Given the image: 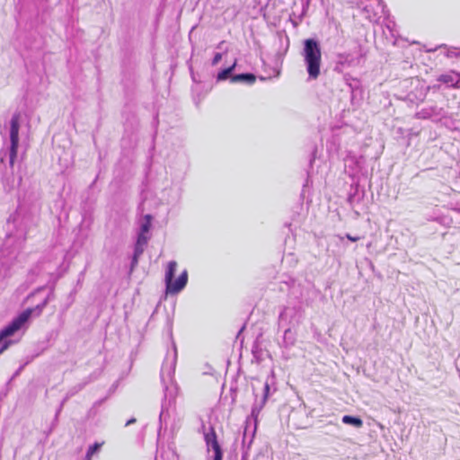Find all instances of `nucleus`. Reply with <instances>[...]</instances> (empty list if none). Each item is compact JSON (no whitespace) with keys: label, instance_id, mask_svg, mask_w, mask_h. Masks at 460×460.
Segmentation results:
<instances>
[{"label":"nucleus","instance_id":"f8f14e48","mask_svg":"<svg viewBox=\"0 0 460 460\" xmlns=\"http://www.w3.org/2000/svg\"><path fill=\"white\" fill-rule=\"evenodd\" d=\"M296 341V333L292 330V327H288L284 331L282 346L288 349L295 345Z\"/></svg>","mask_w":460,"mask_h":460},{"label":"nucleus","instance_id":"c85d7f7f","mask_svg":"<svg viewBox=\"0 0 460 460\" xmlns=\"http://www.w3.org/2000/svg\"><path fill=\"white\" fill-rule=\"evenodd\" d=\"M84 460H91V457H88V455H86Z\"/></svg>","mask_w":460,"mask_h":460},{"label":"nucleus","instance_id":"7c9ffc66","mask_svg":"<svg viewBox=\"0 0 460 460\" xmlns=\"http://www.w3.org/2000/svg\"><path fill=\"white\" fill-rule=\"evenodd\" d=\"M353 197H354V196L350 195V196L349 197V201H351V200H352V199H353Z\"/></svg>","mask_w":460,"mask_h":460},{"label":"nucleus","instance_id":"473e14b6","mask_svg":"<svg viewBox=\"0 0 460 460\" xmlns=\"http://www.w3.org/2000/svg\"><path fill=\"white\" fill-rule=\"evenodd\" d=\"M379 2H381V0H378Z\"/></svg>","mask_w":460,"mask_h":460},{"label":"nucleus","instance_id":"cd10ccee","mask_svg":"<svg viewBox=\"0 0 460 460\" xmlns=\"http://www.w3.org/2000/svg\"><path fill=\"white\" fill-rule=\"evenodd\" d=\"M164 405H162V411H161V412H160V416H159L160 420L162 419V417H163V415H164Z\"/></svg>","mask_w":460,"mask_h":460},{"label":"nucleus","instance_id":"f257e3e1","mask_svg":"<svg viewBox=\"0 0 460 460\" xmlns=\"http://www.w3.org/2000/svg\"><path fill=\"white\" fill-rule=\"evenodd\" d=\"M301 56L304 58L309 79H317L322 65V50L319 40L314 38L304 40Z\"/></svg>","mask_w":460,"mask_h":460},{"label":"nucleus","instance_id":"4be33fe9","mask_svg":"<svg viewBox=\"0 0 460 460\" xmlns=\"http://www.w3.org/2000/svg\"><path fill=\"white\" fill-rule=\"evenodd\" d=\"M138 259H139V256H137L135 254H133L132 256V260H131V270H134V269L136 268V266L137 265L138 263Z\"/></svg>","mask_w":460,"mask_h":460},{"label":"nucleus","instance_id":"bb28decb","mask_svg":"<svg viewBox=\"0 0 460 460\" xmlns=\"http://www.w3.org/2000/svg\"><path fill=\"white\" fill-rule=\"evenodd\" d=\"M61 408H62V405L59 407V409L58 410V411H57V413H56V416H55V421H57V420H58V414H59V412H60V411H61Z\"/></svg>","mask_w":460,"mask_h":460},{"label":"nucleus","instance_id":"393cba45","mask_svg":"<svg viewBox=\"0 0 460 460\" xmlns=\"http://www.w3.org/2000/svg\"><path fill=\"white\" fill-rule=\"evenodd\" d=\"M144 218H145V222H149V224H151V220H152L151 215H146Z\"/></svg>","mask_w":460,"mask_h":460},{"label":"nucleus","instance_id":"f03ea898","mask_svg":"<svg viewBox=\"0 0 460 460\" xmlns=\"http://www.w3.org/2000/svg\"><path fill=\"white\" fill-rule=\"evenodd\" d=\"M48 304V298H46L41 304L38 305L34 308H28L22 312L17 317L13 318L12 322L4 327L0 332V354L8 349L10 345L9 341H4L6 338L13 335L19 331L22 325L30 319L32 314L36 313L37 315L40 314L43 308Z\"/></svg>","mask_w":460,"mask_h":460},{"label":"nucleus","instance_id":"7ed1b4c3","mask_svg":"<svg viewBox=\"0 0 460 460\" xmlns=\"http://www.w3.org/2000/svg\"><path fill=\"white\" fill-rule=\"evenodd\" d=\"M176 358H177V352L176 349H173V354L171 362H164L161 368V381L164 385V400L166 401L169 399V402L171 400L174 399L177 394V386L172 381L174 369H175V363H176Z\"/></svg>","mask_w":460,"mask_h":460},{"label":"nucleus","instance_id":"aec40b11","mask_svg":"<svg viewBox=\"0 0 460 460\" xmlns=\"http://www.w3.org/2000/svg\"><path fill=\"white\" fill-rule=\"evenodd\" d=\"M150 226H151V224H149V222H144L141 224V226H140V233L139 234H146L149 231L150 229Z\"/></svg>","mask_w":460,"mask_h":460},{"label":"nucleus","instance_id":"412c9836","mask_svg":"<svg viewBox=\"0 0 460 460\" xmlns=\"http://www.w3.org/2000/svg\"><path fill=\"white\" fill-rule=\"evenodd\" d=\"M222 59V54L221 53H216L213 59H212V66H216L218 64V62Z\"/></svg>","mask_w":460,"mask_h":460},{"label":"nucleus","instance_id":"0eeeda50","mask_svg":"<svg viewBox=\"0 0 460 460\" xmlns=\"http://www.w3.org/2000/svg\"><path fill=\"white\" fill-rule=\"evenodd\" d=\"M25 241V234L20 232L17 235L12 233L6 234L4 247L2 250L3 255L5 257L15 258L22 247Z\"/></svg>","mask_w":460,"mask_h":460},{"label":"nucleus","instance_id":"c756f323","mask_svg":"<svg viewBox=\"0 0 460 460\" xmlns=\"http://www.w3.org/2000/svg\"><path fill=\"white\" fill-rule=\"evenodd\" d=\"M3 163H4V157L2 156V157L0 158V164H3Z\"/></svg>","mask_w":460,"mask_h":460},{"label":"nucleus","instance_id":"dca6fc26","mask_svg":"<svg viewBox=\"0 0 460 460\" xmlns=\"http://www.w3.org/2000/svg\"><path fill=\"white\" fill-rule=\"evenodd\" d=\"M341 60L340 63L341 65H348V66H353V65H358L360 62V58H354L350 55H344L340 57Z\"/></svg>","mask_w":460,"mask_h":460},{"label":"nucleus","instance_id":"5701e85b","mask_svg":"<svg viewBox=\"0 0 460 460\" xmlns=\"http://www.w3.org/2000/svg\"><path fill=\"white\" fill-rule=\"evenodd\" d=\"M459 56H460V52H457L456 50H448L447 53V57H448V58L459 57Z\"/></svg>","mask_w":460,"mask_h":460},{"label":"nucleus","instance_id":"20e7f679","mask_svg":"<svg viewBox=\"0 0 460 460\" xmlns=\"http://www.w3.org/2000/svg\"><path fill=\"white\" fill-rule=\"evenodd\" d=\"M177 262L171 261L168 262L167 269L164 276V282L166 291L171 294H177L181 292L187 285L188 271L184 270L176 280L173 281V277L176 272Z\"/></svg>","mask_w":460,"mask_h":460},{"label":"nucleus","instance_id":"2eb2a0df","mask_svg":"<svg viewBox=\"0 0 460 460\" xmlns=\"http://www.w3.org/2000/svg\"><path fill=\"white\" fill-rule=\"evenodd\" d=\"M456 76L457 75L456 74H445L441 75L438 80L447 85L454 86L457 83Z\"/></svg>","mask_w":460,"mask_h":460},{"label":"nucleus","instance_id":"2f4dec72","mask_svg":"<svg viewBox=\"0 0 460 460\" xmlns=\"http://www.w3.org/2000/svg\"><path fill=\"white\" fill-rule=\"evenodd\" d=\"M84 386V385H80L79 389H83Z\"/></svg>","mask_w":460,"mask_h":460},{"label":"nucleus","instance_id":"ddd939ff","mask_svg":"<svg viewBox=\"0 0 460 460\" xmlns=\"http://www.w3.org/2000/svg\"><path fill=\"white\" fill-rule=\"evenodd\" d=\"M342 422L347 425H351L355 428H361L363 426V420L357 416L344 415L342 417Z\"/></svg>","mask_w":460,"mask_h":460},{"label":"nucleus","instance_id":"a211bd4d","mask_svg":"<svg viewBox=\"0 0 460 460\" xmlns=\"http://www.w3.org/2000/svg\"><path fill=\"white\" fill-rule=\"evenodd\" d=\"M148 238L144 234H138L137 244L146 246L147 243Z\"/></svg>","mask_w":460,"mask_h":460},{"label":"nucleus","instance_id":"39448f33","mask_svg":"<svg viewBox=\"0 0 460 460\" xmlns=\"http://www.w3.org/2000/svg\"><path fill=\"white\" fill-rule=\"evenodd\" d=\"M20 118V113L15 112L13 114L10 120V147L8 151V162L11 168H13L14 160L17 157V150L19 146Z\"/></svg>","mask_w":460,"mask_h":460},{"label":"nucleus","instance_id":"a878e982","mask_svg":"<svg viewBox=\"0 0 460 460\" xmlns=\"http://www.w3.org/2000/svg\"><path fill=\"white\" fill-rule=\"evenodd\" d=\"M347 238L349 240L352 241V242H356V241H358L359 239L358 237H353V236H351L349 234H347Z\"/></svg>","mask_w":460,"mask_h":460},{"label":"nucleus","instance_id":"1a4fd4ad","mask_svg":"<svg viewBox=\"0 0 460 460\" xmlns=\"http://www.w3.org/2000/svg\"><path fill=\"white\" fill-rule=\"evenodd\" d=\"M445 115V111L442 108H438L437 106H429L421 109L420 111L416 112L415 117L417 119H437Z\"/></svg>","mask_w":460,"mask_h":460},{"label":"nucleus","instance_id":"9b49d317","mask_svg":"<svg viewBox=\"0 0 460 460\" xmlns=\"http://www.w3.org/2000/svg\"><path fill=\"white\" fill-rule=\"evenodd\" d=\"M256 76L252 73H243L231 76V83H240L252 85L255 83Z\"/></svg>","mask_w":460,"mask_h":460},{"label":"nucleus","instance_id":"6ab92c4d","mask_svg":"<svg viewBox=\"0 0 460 460\" xmlns=\"http://www.w3.org/2000/svg\"><path fill=\"white\" fill-rule=\"evenodd\" d=\"M144 248H145V246L139 245V244L136 243L135 247H134V253L133 254L140 257L142 255V253L144 252Z\"/></svg>","mask_w":460,"mask_h":460},{"label":"nucleus","instance_id":"b1692460","mask_svg":"<svg viewBox=\"0 0 460 460\" xmlns=\"http://www.w3.org/2000/svg\"><path fill=\"white\" fill-rule=\"evenodd\" d=\"M136 421H137V420H136L135 418H131V419H129V420L126 422L125 426L127 427V426H129V425H131V424H134V423H136Z\"/></svg>","mask_w":460,"mask_h":460},{"label":"nucleus","instance_id":"f3484780","mask_svg":"<svg viewBox=\"0 0 460 460\" xmlns=\"http://www.w3.org/2000/svg\"><path fill=\"white\" fill-rule=\"evenodd\" d=\"M102 443H94L93 445L90 446L87 449L86 455H88V457H92L93 454H95L97 451L100 450L102 447Z\"/></svg>","mask_w":460,"mask_h":460},{"label":"nucleus","instance_id":"423d86ee","mask_svg":"<svg viewBox=\"0 0 460 460\" xmlns=\"http://www.w3.org/2000/svg\"><path fill=\"white\" fill-rule=\"evenodd\" d=\"M303 318V312L297 306H285L279 315V326L294 327L300 323Z\"/></svg>","mask_w":460,"mask_h":460},{"label":"nucleus","instance_id":"4468645a","mask_svg":"<svg viewBox=\"0 0 460 460\" xmlns=\"http://www.w3.org/2000/svg\"><path fill=\"white\" fill-rule=\"evenodd\" d=\"M235 66H236V61H234V63L232 66H230L229 67L225 68L222 71H220L217 75V80L223 81L227 78L231 79V76H233L232 73H233L234 69L235 68Z\"/></svg>","mask_w":460,"mask_h":460},{"label":"nucleus","instance_id":"9d476101","mask_svg":"<svg viewBox=\"0 0 460 460\" xmlns=\"http://www.w3.org/2000/svg\"><path fill=\"white\" fill-rule=\"evenodd\" d=\"M269 391H270V385L266 382L263 386V396L261 398V401L260 403H254V405L252 408L251 415L254 419L255 422L257 421L258 416L263 408L265 402H267L268 396H269Z\"/></svg>","mask_w":460,"mask_h":460},{"label":"nucleus","instance_id":"6e6552de","mask_svg":"<svg viewBox=\"0 0 460 460\" xmlns=\"http://www.w3.org/2000/svg\"><path fill=\"white\" fill-rule=\"evenodd\" d=\"M204 438L208 447H211L215 453L214 460H222L223 452L217 438V434L213 427L209 428V431L204 434Z\"/></svg>","mask_w":460,"mask_h":460}]
</instances>
